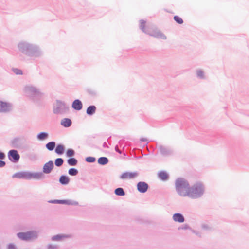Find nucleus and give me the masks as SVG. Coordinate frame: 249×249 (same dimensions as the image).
I'll return each instance as SVG.
<instances>
[{"label": "nucleus", "mask_w": 249, "mask_h": 249, "mask_svg": "<svg viewBox=\"0 0 249 249\" xmlns=\"http://www.w3.org/2000/svg\"><path fill=\"white\" fill-rule=\"evenodd\" d=\"M176 189L178 193L182 196H189L191 187L188 182L185 179L179 178L175 182Z\"/></svg>", "instance_id": "1"}, {"label": "nucleus", "mask_w": 249, "mask_h": 249, "mask_svg": "<svg viewBox=\"0 0 249 249\" xmlns=\"http://www.w3.org/2000/svg\"><path fill=\"white\" fill-rule=\"evenodd\" d=\"M204 191L203 185L200 183H197L191 187L189 197L192 198H197L203 194Z\"/></svg>", "instance_id": "2"}, {"label": "nucleus", "mask_w": 249, "mask_h": 249, "mask_svg": "<svg viewBox=\"0 0 249 249\" xmlns=\"http://www.w3.org/2000/svg\"><path fill=\"white\" fill-rule=\"evenodd\" d=\"M18 238L23 240H30L37 237L36 233L34 231L20 232L17 234Z\"/></svg>", "instance_id": "3"}, {"label": "nucleus", "mask_w": 249, "mask_h": 249, "mask_svg": "<svg viewBox=\"0 0 249 249\" xmlns=\"http://www.w3.org/2000/svg\"><path fill=\"white\" fill-rule=\"evenodd\" d=\"M8 156L9 159L13 162L18 161L20 158V156L18 154V151L15 150H11L9 151L8 153Z\"/></svg>", "instance_id": "4"}, {"label": "nucleus", "mask_w": 249, "mask_h": 249, "mask_svg": "<svg viewBox=\"0 0 249 249\" xmlns=\"http://www.w3.org/2000/svg\"><path fill=\"white\" fill-rule=\"evenodd\" d=\"M53 162L52 161H49L44 164L43 168V172L46 174L50 173L53 169Z\"/></svg>", "instance_id": "5"}, {"label": "nucleus", "mask_w": 249, "mask_h": 249, "mask_svg": "<svg viewBox=\"0 0 249 249\" xmlns=\"http://www.w3.org/2000/svg\"><path fill=\"white\" fill-rule=\"evenodd\" d=\"M66 107L65 105L60 101H58L56 102L55 106L53 108V111L55 113H58L60 112L63 109H64Z\"/></svg>", "instance_id": "6"}, {"label": "nucleus", "mask_w": 249, "mask_h": 249, "mask_svg": "<svg viewBox=\"0 0 249 249\" xmlns=\"http://www.w3.org/2000/svg\"><path fill=\"white\" fill-rule=\"evenodd\" d=\"M148 184L144 182H140L137 184V189L141 193H145L148 189Z\"/></svg>", "instance_id": "7"}, {"label": "nucleus", "mask_w": 249, "mask_h": 249, "mask_svg": "<svg viewBox=\"0 0 249 249\" xmlns=\"http://www.w3.org/2000/svg\"><path fill=\"white\" fill-rule=\"evenodd\" d=\"M138 174L136 172H125L123 173L121 178L122 179H131L136 178Z\"/></svg>", "instance_id": "8"}, {"label": "nucleus", "mask_w": 249, "mask_h": 249, "mask_svg": "<svg viewBox=\"0 0 249 249\" xmlns=\"http://www.w3.org/2000/svg\"><path fill=\"white\" fill-rule=\"evenodd\" d=\"M13 178H24L26 179H31V175L30 173L28 172H21L18 173L13 175Z\"/></svg>", "instance_id": "9"}, {"label": "nucleus", "mask_w": 249, "mask_h": 249, "mask_svg": "<svg viewBox=\"0 0 249 249\" xmlns=\"http://www.w3.org/2000/svg\"><path fill=\"white\" fill-rule=\"evenodd\" d=\"M150 35L155 38H160L162 39H166V37L162 33L157 29H153Z\"/></svg>", "instance_id": "10"}, {"label": "nucleus", "mask_w": 249, "mask_h": 249, "mask_svg": "<svg viewBox=\"0 0 249 249\" xmlns=\"http://www.w3.org/2000/svg\"><path fill=\"white\" fill-rule=\"evenodd\" d=\"M72 107L75 110H79L82 107V104L79 100H75L72 103Z\"/></svg>", "instance_id": "11"}, {"label": "nucleus", "mask_w": 249, "mask_h": 249, "mask_svg": "<svg viewBox=\"0 0 249 249\" xmlns=\"http://www.w3.org/2000/svg\"><path fill=\"white\" fill-rule=\"evenodd\" d=\"M173 219L175 221L179 223H182L184 221L183 216L180 213L174 214L173 216Z\"/></svg>", "instance_id": "12"}, {"label": "nucleus", "mask_w": 249, "mask_h": 249, "mask_svg": "<svg viewBox=\"0 0 249 249\" xmlns=\"http://www.w3.org/2000/svg\"><path fill=\"white\" fill-rule=\"evenodd\" d=\"M9 108V106L7 103L0 101V111H6Z\"/></svg>", "instance_id": "13"}, {"label": "nucleus", "mask_w": 249, "mask_h": 249, "mask_svg": "<svg viewBox=\"0 0 249 249\" xmlns=\"http://www.w3.org/2000/svg\"><path fill=\"white\" fill-rule=\"evenodd\" d=\"M61 124L65 127H69L71 124V121L70 119L65 118L61 122Z\"/></svg>", "instance_id": "14"}, {"label": "nucleus", "mask_w": 249, "mask_h": 249, "mask_svg": "<svg viewBox=\"0 0 249 249\" xmlns=\"http://www.w3.org/2000/svg\"><path fill=\"white\" fill-rule=\"evenodd\" d=\"M70 181L69 178L65 176H62L59 179L60 182L62 184H67Z\"/></svg>", "instance_id": "15"}, {"label": "nucleus", "mask_w": 249, "mask_h": 249, "mask_svg": "<svg viewBox=\"0 0 249 249\" xmlns=\"http://www.w3.org/2000/svg\"><path fill=\"white\" fill-rule=\"evenodd\" d=\"M158 177L162 180L167 179L168 178V174L164 171H161L158 173Z\"/></svg>", "instance_id": "16"}, {"label": "nucleus", "mask_w": 249, "mask_h": 249, "mask_svg": "<svg viewBox=\"0 0 249 249\" xmlns=\"http://www.w3.org/2000/svg\"><path fill=\"white\" fill-rule=\"evenodd\" d=\"M96 107L94 106H90L87 109V113L89 115L93 114L96 110Z\"/></svg>", "instance_id": "17"}, {"label": "nucleus", "mask_w": 249, "mask_h": 249, "mask_svg": "<svg viewBox=\"0 0 249 249\" xmlns=\"http://www.w3.org/2000/svg\"><path fill=\"white\" fill-rule=\"evenodd\" d=\"M64 146L61 144H59L55 149V152L58 154H62L64 152Z\"/></svg>", "instance_id": "18"}, {"label": "nucleus", "mask_w": 249, "mask_h": 249, "mask_svg": "<svg viewBox=\"0 0 249 249\" xmlns=\"http://www.w3.org/2000/svg\"><path fill=\"white\" fill-rule=\"evenodd\" d=\"M48 137V133L46 132H41L37 135V139L39 140H44Z\"/></svg>", "instance_id": "19"}, {"label": "nucleus", "mask_w": 249, "mask_h": 249, "mask_svg": "<svg viewBox=\"0 0 249 249\" xmlns=\"http://www.w3.org/2000/svg\"><path fill=\"white\" fill-rule=\"evenodd\" d=\"M46 148L50 151H52L54 149L55 146V143L54 142H51L46 144Z\"/></svg>", "instance_id": "20"}, {"label": "nucleus", "mask_w": 249, "mask_h": 249, "mask_svg": "<svg viewBox=\"0 0 249 249\" xmlns=\"http://www.w3.org/2000/svg\"><path fill=\"white\" fill-rule=\"evenodd\" d=\"M108 161V159L106 157H101L98 159V162L100 164L105 165Z\"/></svg>", "instance_id": "21"}, {"label": "nucleus", "mask_w": 249, "mask_h": 249, "mask_svg": "<svg viewBox=\"0 0 249 249\" xmlns=\"http://www.w3.org/2000/svg\"><path fill=\"white\" fill-rule=\"evenodd\" d=\"M115 193L116 195H117L118 196H124L125 194L124 192V191L123 189L121 188H117L116 189H115Z\"/></svg>", "instance_id": "22"}, {"label": "nucleus", "mask_w": 249, "mask_h": 249, "mask_svg": "<svg viewBox=\"0 0 249 249\" xmlns=\"http://www.w3.org/2000/svg\"><path fill=\"white\" fill-rule=\"evenodd\" d=\"M68 163L71 166H74L77 164V161L74 158H70L68 160Z\"/></svg>", "instance_id": "23"}, {"label": "nucleus", "mask_w": 249, "mask_h": 249, "mask_svg": "<svg viewBox=\"0 0 249 249\" xmlns=\"http://www.w3.org/2000/svg\"><path fill=\"white\" fill-rule=\"evenodd\" d=\"M30 175H31V178L39 179L41 178L42 175L41 173H34V174L30 173Z\"/></svg>", "instance_id": "24"}, {"label": "nucleus", "mask_w": 249, "mask_h": 249, "mask_svg": "<svg viewBox=\"0 0 249 249\" xmlns=\"http://www.w3.org/2000/svg\"><path fill=\"white\" fill-rule=\"evenodd\" d=\"M63 160L62 158H57L55 160V164L57 166H60L63 164Z\"/></svg>", "instance_id": "25"}, {"label": "nucleus", "mask_w": 249, "mask_h": 249, "mask_svg": "<svg viewBox=\"0 0 249 249\" xmlns=\"http://www.w3.org/2000/svg\"><path fill=\"white\" fill-rule=\"evenodd\" d=\"M65 237H67V236L57 235L56 236H53L52 238V239L53 240H55V241H59V240H61L62 238H65Z\"/></svg>", "instance_id": "26"}, {"label": "nucleus", "mask_w": 249, "mask_h": 249, "mask_svg": "<svg viewBox=\"0 0 249 249\" xmlns=\"http://www.w3.org/2000/svg\"><path fill=\"white\" fill-rule=\"evenodd\" d=\"M77 173L78 171L74 168H71L69 170V174L71 176H75Z\"/></svg>", "instance_id": "27"}, {"label": "nucleus", "mask_w": 249, "mask_h": 249, "mask_svg": "<svg viewBox=\"0 0 249 249\" xmlns=\"http://www.w3.org/2000/svg\"><path fill=\"white\" fill-rule=\"evenodd\" d=\"M174 19L178 24H182L183 22L182 19L178 16H175Z\"/></svg>", "instance_id": "28"}, {"label": "nucleus", "mask_w": 249, "mask_h": 249, "mask_svg": "<svg viewBox=\"0 0 249 249\" xmlns=\"http://www.w3.org/2000/svg\"><path fill=\"white\" fill-rule=\"evenodd\" d=\"M68 157H72L74 154V151L71 149H68L66 152Z\"/></svg>", "instance_id": "29"}, {"label": "nucleus", "mask_w": 249, "mask_h": 249, "mask_svg": "<svg viewBox=\"0 0 249 249\" xmlns=\"http://www.w3.org/2000/svg\"><path fill=\"white\" fill-rule=\"evenodd\" d=\"M27 90L28 91H31L32 92L36 93L37 92V89L33 87H27Z\"/></svg>", "instance_id": "30"}, {"label": "nucleus", "mask_w": 249, "mask_h": 249, "mask_svg": "<svg viewBox=\"0 0 249 249\" xmlns=\"http://www.w3.org/2000/svg\"><path fill=\"white\" fill-rule=\"evenodd\" d=\"M145 26V22L144 21H143V20H141L140 21V28L141 29L143 30V31H144V27Z\"/></svg>", "instance_id": "31"}, {"label": "nucleus", "mask_w": 249, "mask_h": 249, "mask_svg": "<svg viewBox=\"0 0 249 249\" xmlns=\"http://www.w3.org/2000/svg\"><path fill=\"white\" fill-rule=\"evenodd\" d=\"M86 161L89 162H93L95 160V159L93 157H89L86 158Z\"/></svg>", "instance_id": "32"}, {"label": "nucleus", "mask_w": 249, "mask_h": 249, "mask_svg": "<svg viewBox=\"0 0 249 249\" xmlns=\"http://www.w3.org/2000/svg\"><path fill=\"white\" fill-rule=\"evenodd\" d=\"M13 71L17 74H22L21 71L20 70L17 69H14Z\"/></svg>", "instance_id": "33"}, {"label": "nucleus", "mask_w": 249, "mask_h": 249, "mask_svg": "<svg viewBox=\"0 0 249 249\" xmlns=\"http://www.w3.org/2000/svg\"><path fill=\"white\" fill-rule=\"evenodd\" d=\"M5 165V162L3 161L0 160V167H2Z\"/></svg>", "instance_id": "34"}, {"label": "nucleus", "mask_w": 249, "mask_h": 249, "mask_svg": "<svg viewBox=\"0 0 249 249\" xmlns=\"http://www.w3.org/2000/svg\"><path fill=\"white\" fill-rule=\"evenodd\" d=\"M5 158V155L3 153L0 152V159H3Z\"/></svg>", "instance_id": "35"}, {"label": "nucleus", "mask_w": 249, "mask_h": 249, "mask_svg": "<svg viewBox=\"0 0 249 249\" xmlns=\"http://www.w3.org/2000/svg\"><path fill=\"white\" fill-rule=\"evenodd\" d=\"M8 249H15V247L13 245H9L8 247Z\"/></svg>", "instance_id": "36"}, {"label": "nucleus", "mask_w": 249, "mask_h": 249, "mask_svg": "<svg viewBox=\"0 0 249 249\" xmlns=\"http://www.w3.org/2000/svg\"><path fill=\"white\" fill-rule=\"evenodd\" d=\"M141 141L143 142H146L147 141V139L146 138H143L141 139Z\"/></svg>", "instance_id": "37"}, {"label": "nucleus", "mask_w": 249, "mask_h": 249, "mask_svg": "<svg viewBox=\"0 0 249 249\" xmlns=\"http://www.w3.org/2000/svg\"><path fill=\"white\" fill-rule=\"evenodd\" d=\"M202 72L201 71H199L198 72V75L199 76H202Z\"/></svg>", "instance_id": "38"}, {"label": "nucleus", "mask_w": 249, "mask_h": 249, "mask_svg": "<svg viewBox=\"0 0 249 249\" xmlns=\"http://www.w3.org/2000/svg\"><path fill=\"white\" fill-rule=\"evenodd\" d=\"M115 150H116V151L118 152L119 153H121V151L119 150V149H118V148L117 147H115Z\"/></svg>", "instance_id": "39"}]
</instances>
